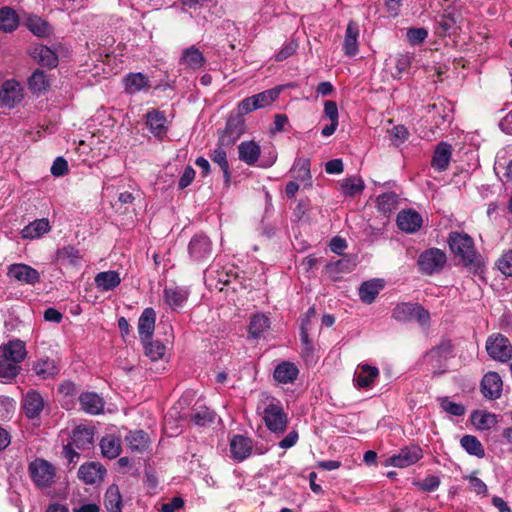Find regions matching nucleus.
I'll return each mask as SVG.
<instances>
[{"instance_id": "f257e3e1", "label": "nucleus", "mask_w": 512, "mask_h": 512, "mask_svg": "<svg viewBox=\"0 0 512 512\" xmlns=\"http://www.w3.org/2000/svg\"><path fill=\"white\" fill-rule=\"evenodd\" d=\"M450 250L460 259L461 264L473 274L482 272L485 261L476 250L474 239L462 232L451 231L447 238Z\"/></svg>"}, {"instance_id": "f03ea898", "label": "nucleus", "mask_w": 512, "mask_h": 512, "mask_svg": "<svg viewBox=\"0 0 512 512\" xmlns=\"http://www.w3.org/2000/svg\"><path fill=\"white\" fill-rule=\"evenodd\" d=\"M263 420L267 429L273 433L282 434L286 431L288 417L281 402L271 397V401L263 411Z\"/></svg>"}, {"instance_id": "7ed1b4c3", "label": "nucleus", "mask_w": 512, "mask_h": 512, "mask_svg": "<svg viewBox=\"0 0 512 512\" xmlns=\"http://www.w3.org/2000/svg\"><path fill=\"white\" fill-rule=\"evenodd\" d=\"M392 318L402 323L415 320L422 326L428 325L430 322L428 310L419 303H398L392 310Z\"/></svg>"}, {"instance_id": "20e7f679", "label": "nucleus", "mask_w": 512, "mask_h": 512, "mask_svg": "<svg viewBox=\"0 0 512 512\" xmlns=\"http://www.w3.org/2000/svg\"><path fill=\"white\" fill-rule=\"evenodd\" d=\"M28 472L33 483L40 489L49 488L55 482L56 469L45 459L36 458L30 462Z\"/></svg>"}, {"instance_id": "39448f33", "label": "nucleus", "mask_w": 512, "mask_h": 512, "mask_svg": "<svg viewBox=\"0 0 512 512\" xmlns=\"http://www.w3.org/2000/svg\"><path fill=\"white\" fill-rule=\"evenodd\" d=\"M447 263V256L439 248H429L420 253L417 265L423 275L431 276L440 273Z\"/></svg>"}, {"instance_id": "423d86ee", "label": "nucleus", "mask_w": 512, "mask_h": 512, "mask_svg": "<svg viewBox=\"0 0 512 512\" xmlns=\"http://www.w3.org/2000/svg\"><path fill=\"white\" fill-rule=\"evenodd\" d=\"M487 354L495 361L507 363L512 359V344L501 333L490 335L485 344Z\"/></svg>"}, {"instance_id": "0eeeda50", "label": "nucleus", "mask_w": 512, "mask_h": 512, "mask_svg": "<svg viewBox=\"0 0 512 512\" xmlns=\"http://www.w3.org/2000/svg\"><path fill=\"white\" fill-rule=\"evenodd\" d=\"M188 254L190 259L203 264L213 258V247L210 238L203 234H195L188 244Z\"/></svg>"}, {"instance_id": "6e6552de", "label": "nucleus", "mask_w": 512, "mask_h": 512, "mask_svg": "<svg viewBox=\"0 0 512 512\" xmlns=\"http://www.w3.org/2000/svg\"><path fill=\"white\" fill-rule=\"evenodd\" d=\"M461 19V14L456 8L449 7L445 9L435 17V33L440 37L456 34L460 29Z\"/></svg>"}, {"instance_id": "1a4fd4ad", "label": "nucleus", "mask_w": 512, "mask_h": 512, "mask_svg": "<svg viewBox=\"0 0 512 512\" xmlns=\"http://www.w3.org/2000/svg\"><path fill=\"white\" fill-rule=\"evenodd\" d=\"M245 130V119L241 115L237 114L230 116L226 122L225 129L222 131L219 137L220 145L231 147L245 132Z\"/></svg>"}, {"instance_id": "9d476101", "label": "nucleus", "mask_w": 512, "mask_h": 512, "mask_svg": "<svg viewBox=\"0 0 512 512\" xmlns=\"http://www.w3.org/2000/svg\"><path fill=\"white\" fill-rule=\"evenodd\" d=\"M145 124L155 138L162 140L168 132L167 118L164 111L159 109L148 110L145 114Z\"/></svg>"}, {"instance_id": "9b49d317", "label": "nucleus", "mask_w": 512, "mask_h": 512, "mask_svg": "<svg viewBox=\"0 0 512 512\" xmlns=\"http://www.w3.org/2000/svg\"><path fill=\"white\" fill-rule=\"evenodd\" d=\"M423 457V451L418 445H410L400 449L398 454L392 455L388 462L398 468L409 467Z\"/></svg>"}, {"instance_id": "f8f14e48", "label": "nucleus", "mask_w": 512, "mask_h": 512, "mask_svg": "<svg viewBox=\"0 0 512 512\" xmlns=\"http://www.w3.org/2000/svg\"><path fill=\"white\" fill-rule=\"evenodd\" d=\"M23 89L15 80H8L0 89V106L13 108L23 99Z\"/></svg>"}, {"instance_id": "ddd939ff", "label": "nucleus", "mask_w": 512, "mask_h": 512, "mask_svg": "<svg viewBox=\"0 0 512 512\" xmlns=\"http://www.w3.org/2000/svg\"><path fill=\"white\" fill-rule=\"evenodd\" d=\"M503 382L497 372H487L480 383V391L484 398L488 400L499 399L502 395Z\"/></svg>"}, {"instance_id": "4468645a", "label": "nucleus", "mask_w": 512, "mask_h": 512, "mask_svg": "<svg viewBox=\"0 0 512 512\" xmlns=\"http://www.w3.org/2000/svg\"><path fill=\"white\" fill-rule=\"evenodd\" d=\"M32 369L42 380H49L59 375L61 366L59 360L43 356L33 362Z\"/></svg>"}, {"instance_id": "2eb2a0df", "label": "nucleus", "mask_w": 512, "mask_h": 512, "mask_svg": "<svg viewBox=\"0 0 512 512\" xmlns=\"http://www.w3.org/2000/svg\"><path fill=\"white\" fill-rule=\"evenodd\" d=\"M8 276L28 285L40 282V273L30 265L23 263L12 264L9 267Z\"/></svg>"}, {"instance_id": "dca6fc26", "label": "nucleus", "mask_w": 512, "mask_h": 512, "mask_svg": "<svg viewBox=\"0 0 512 512\" xmlns=\"http://www.w3.org/2000/svg\"><path fill=\"white\" fill-rule=\"evenodd\" d=\"M357 266V258L354 255H343L337 261H329L325 265V272L334 281L338 280L340 274L352 272Z\"/></svg>"}, {"instance_id": "f3484780", "label": "nucleus", "mask_w": 512, "mask_h": 512, "mask_svg": "<svg viewBox=\"0 0 512 512\" xmlns=\"http://www.w3.org/2000/svg\"><path fill=\"white\" fill-rule=\"evenodd\" d=\"M80 409L86 414L99 415L104 412L105 401L102 396L96 392H82L78 396Z\"/></svg>"}, {"instance_id": "a211bd4d", "label": "nucleus", "mask_w": 512, "mask_h": 512, "mask_svg": "<svg viewBox=\"0 0 512 512\" xmlns=\"http://www.w3.org/2000/svg\"><path fill=\"white\" fill-rule=\"evenodd\" d=\"M452 157V145L448 142H439L433 152L431 159V167L438 171L444 172L448 169Z\"/></svg>"}, {"instance_id": "6ab92c4d", "label": "nucleus", "mask_w": 512, "mask_h": 512, "mask_svg": "<svg viewBox=\"0 0 512 512\" xmlns=\"http://www.w3.org/2000/svg\"><path fill=\"white\" fill-rule=\"evenodd\" d=\"M156 323V312L148 307L143 310L138 320V334L141 342L152 339Z\"/></svg>"}, {"instance_id": "aec40b11", "label": "nucleus", "mask_w": 512, "mask_h": 512, "mask_svg": "<svg viewBox=\"0 0 512 512\" xmlns=\"http://www.w3.org/2000/svg\"><path fill=\"white\" fill-rule=\"evenodd\" d=\"M43 408L44 399L39 392L30 390L23 397V411L28 419L39 417Z\"/></svg>"}, {"instance_id": "412c9836", "label": "nucleus", "mask_w": 512, "mask_h": 512, "mask_svg": "<svg viewBox=\"0 0 512 512\" xmlns=\"http://www.w3.org/2000/svg\"><path fill=\"white\" fill-rule=\"evenodd\" d=\"M422 223V216L415 210H403L397 216L398 228L406 233L417 232Z\"/></svg>"}, {"instance_id": "4be33fe9", "label": "nucleus", "mask_w": 512, "mask_h": 512, "mask_svg": "<svg viewBox=\"0 0 512 512\" xmlns=\"http://www.w3.org/2000/svg\"><path fill=\"white\" fill-rule=\"evenodd\" d=\"M106 469L99 463L90 462L80 466L78 477L85 484H95L103 480Z\"/></svg>"}, {"instance_id": "5701e85b", "label": "nucleus", "mask_w": 512, "mask_h": 512, "mask_svg": "<svg viewBox=\"0 0 512 512\" xmlns=\"http://www.w3.org/2000/svg\"><path fill=\"white\" fill-rule=\"evenodd\" d=\"M253 441L243 435H234L230 441V451L234 459L243 461L251 455Z\"/></svg>"}, {"instance_id": "b1692460", "label": "nucleus", "mask_w": 512, "mask_h": 512, "mask_svg": "<svg viewBox=\"0 0 512 512\" xmlns=\"http://www.w3.org/2000/svg\"><path fill=\"white\" fill-rule=\"evenodd\" d=\"M57 391L61 395V406L66 410L73 409L75 407V400L79 396V386L70 380H63L59 384Z\"/></svg>"}, {"instance_id": "393cba45", "label": "nucleus", "mask_w": 512, "mask_h": 512, "mask_svg": "<svg viewBox=\"0 0 512 512\" xmlns=\"http://www.w3.org/2000/svg\"><path fill=\"white\" fill-rule=\"evenodd\" d=\"M180 64L191 70H200L206 64L203 53L194 45L183 50L180 57Z\"/></svg>"}, {"instance_id": "a878e982", "label": "nucleus", "mask_w": 512, "mask_h": 512, "mask_svg": "<svg viewBox=\"0 0 512 512\" xmlns=\"http://www.w3.org/2000/svg\"><path fill=\"white\" fill-rule=\"evenodd\" d=\"M358 37L359 25L356 21L350 20L346 27L343 43V51L346 56L354 57L358 53Z\"/></svg>"}, {"instance_id": "bb28decb", "label": "nucleus", "mask_w": 512, "mask_h": 512, "mask_svg": "<svg viewBox=\"0 0 512 512\" xmlns=\"http://www.w3.org/2000/svg\"><path fill=\"white\" fill-rule=\"evenodd\" d=\"M299 375L298 367L290 361H282L279 363L273 373L275 381L280 384H291Z\"/></svg>"}, {"instance_id": "cd10ccee", "label": "nucleus", "mask_w": 512, "mask_h": 512, "mask_svg": "<svg viewBox=\"0 0 512 512\" xmlns=\"http://www.w3.org/2000/svg\"><path fill=\"white\" fill-rule=\"evenodd\" d=\"M94 432L90 428L82 425L75 427L72 430L69 444H72L76 449L85 450L93 445Z\"/></svg>"}, {"instance_id": "c85d7f7f", "label": "nucleus", "mask_w": 512, "mask_h": 512, "mask_svg": "<svg viewBox=\"0 0 512 512\" xmlns=\"http://www.w3.org/2000/svg\"><path fill=\"white\" fill-rule=\"evenodd\" d=\"M123 82L125 91L131 95L143 90H148L151 87L149 78L140 72L127 74L124 77Z\"/></svg>"}, {"instance_id": "c756f323", "label": "nucleus", "mask_w": 512, "mask_h": 512, "mask_svg": "<svg viewBox=\"0 0 512 512\" xmlns=\"http://www.w3.org/2000/svg\"><path fill=\"white\" fill-rule=\"evenodd\" d=\"M225 145H220L218 142L215 149L211 150L209 157L214 164H217L223 172L224 185L229 187L231 182V171L227 159V153L223 149Z\"/></svg>"}, {"instance_id": "7c9ffc66", "label": "nucleus", "mask_w": 512, "mask_h": 512, "mask_svg": "<svg viewBox=\"0 0 512 512\" xmlns=\"http://www.w3.org/2000/svg\"><path fill=\"white\" fill-rule=\"evenodd\" d=\"M384 288V282L381 279H372L363 282L359 288V297L365 304H371L375 301L380 291Z\"/></svg>"}, {"instance_id": "2f4dec72", "label": "nucleus", "mask_w": 512, "mask_h": 512, "mask_svg": "<svg viewBox=\"0 0 512 512\" xmlns=\"http://www.w3.org/2000/svg\"><path fill=\"white\" fill-rule=\"evenodd\" d=\"M27 351L25 348V344L20 341H10L8 344L0 347V357H6L10 359V361L17 363H21L26 357Z\"/></svg>"}, {"instance_id": "473e14b6", "label": "nucleus", "mask_w": 512, "mask_h": 512, "mask_svg": "<svg viewBox=\"0 0 512 512\" xmlns=\"http://www.w3.org/2000/svg\"><path fill=\"white\" fill-rule=\"evenodd\" d=\"M239 159L249 166H253L259 159L261 148L255 141H243L238 146Z\"/></svg>"}, {"instance_id": "72a5a7b5", "label": "nucleus", "mask_w": 512, "mask_h": 512, "mask_svg": "<svg viewBox=\"0 0 512 512\" xmlns=\"http://www.w3.org/2000/svg\"><path fill=\"white\" fill-rule=\"evenodd\" d=\"M125 442L132 452L142 453L148 449L150 438L145 431L135 430L128 432L125 436Z\"/></svg>"}, {"instance_id": "f704fd0d", "label": "nucleus", "mask_w": 512, "mask_h": 512, "mask_svg": "<svg viewBox=\"0 0 512 512\" xmlns=\"http://www.w3.org/2000/svg\"><path fill=\"white\" fill-rule=\"evenodd\" d=\"M94 282L98 289L107 292L118 287L121 283V278L119 272L109 270L96 274Z\"/></svg>"}, {"instance_id": "c9c22d12", "label": "nucleus", "mask_w": 512, "mask_h": 512, "mask_svg": "<svg viewBox=\"0 0 512 512\" xmlns=\"http://www.w3.org/2000/svg\"><path fill=\"white\" fill-rule=\"evenodd\" d=\"M379 376V370L368 364L361 365L354 375L355 385L359 388H369Z\"/></svg>"}, {"instance_id": "e433bc0d", "label": "nucleus", "mask_w": 512, "mask_h": 512, "mask_svg": "<svg viewBox=\"0 0 512 512\" xmlns=\"http://www.w3.org/2000/svg\"><path fill=\"white\" fill-rule=\"evenodd\" d=\"M204 277L207 281H210V286L215 282V288L221 291L223 286L230 284L232 275L218 266H209L205 270Z\"/></svg>"}, {"instance_id": "4c0bfd02", "label": "nucleus", "mask_w": 512, "mask_h": 512, "mask_svg": "<svg viewBox=\"0 0 512 512\" xmlns=\"http://www.w3.org/2000/svg\"><path fill=\"white\" fill-rule=\"evenodd\" d=\"M50 229L49 220L47 218H41L26 225L22 229L21 235L24 239H36L49 232Z\"/></svg>"}, {"instance_id": "58836bf2", "label": "nucleus", "mask_w": 512, "mask_h": 512, "mask_svg": "<svg viewBox=\"0 0 512 512\" xmlns=\"http://www.w3.org/2000/svg\"><path fill=\"white\" fill-rule=\"evenodd\" d=\"M122 496L119 486L111 484L104 495V507L107 512H122Z\"/></svg>"}, {"instance_id": "ea45409f", "label": "nucleus", "mask_w": 512, "mask_h": 512, "mask_svg": "<svg viewBox=\"0 0 512 512\" xmlns=\"http://www.w3.org/2000/svg\"><path fill=\"white\" fill-rule=\"evenodd\" d=\"M19 26L17 12L8 6L0 8V30L4 33H12Z\"/></svg>"}, {"instance_id": "a19ab883", "label": "nucleus", "mask_w": 512, "mask_h": 512, "mask_svg": "<svg viewBox=\"0 0 512 512\" xmlns=\"http://www.w3.org/2000/svg\"><path fill=\"white\" fill-rule=\"evenodd\" d=\"M294 178L305 186L312 185L309 158H296L293 164Z\"/></svg>"}, {"instance_id": "79ce46f5", "label": "nucleus", "mask_w": 512, "mask_h": 512, "mask_svg": "<svg viewBox=\"0 0 512 512\" xmlns=\"http://www.w3.org/2000/svg\"><path fill=\"white\" fill-rule=\"evenodd\" d=\"M454 344L450 339H442L441 342L430 349L428 356L438 363L446 361L454 356Z\"/></svg>"}, {"instance_id": "37998d69", "label": "nucleus", "mask_w": 512, "mask_h": 512, "mask_svg": "<svg viewBox=\"0 0 512 512\" xmlns=\"http://www.w3.org/2000/svg\"><path fill=\"white\" fill-rule=\"evenodd\" d=\"M471 421L478 430L491 429L498 422L495 414L481 410H475L472 412Z\"/></svg>"}, {"instance_id": "c03bdc74", "label": "nucleus", "mask_w": 512, "mask_h": 512, "mask_svg": "<svg viewBox=\"0 0 512 512\" xmlns=\"http://www.w3.org/2000/svg\"><path fill=\"white\" fill-rule=\"evenodd\" d=\"M364 188V181L360 177L350 176L340 181L341 193L346 197H354Z\"/></svg>"}, {"instance_id": "a18cd8bd", "label": "nucleus", "mask_w": 512, "mask_h": 512, "mask_svg": "<svg viewBox=\"0 0 512 512\" xmlns=\"http://www.w3.org/2000/svg\"><path fill=\"white\" fill-rule=\"evenodd\" d=\"M188 293L179 287H169L164 289V299L173 309L182 307L186 302Z\"/></svg>"}, {"instance_id": "49530a36", "label": "nucleus", "mask_w": 512, "mask_h": 512, "mask_svg": "<svg viewBox=\"0 0 512 512\" xmlns=\"http://www.w3.org/2000/svg\"><path fill=\"white\" fill-rule=\"evenodd\" d=\"M460 444L462 448L470 455L476 456L478 458H483L485 456L484 447L476 436L464 435L460 439Z\"/></svg>"}, {"instance_id": "de8ad7c7", "label": "nucleus", "mask_w": 512, "mask_h": 512, "mask_svg": "<svg viewBox=\"0 0 512 512\" xmlns=\"http://www.w3.org/2000/svg\"><path fill=\"white\" fill-rule=\"evenodd\" d=\"M270 327V320L262 314L254 315L249 324V336L251 338H260L263 333Z\"/></svg>"}, {"instance_id": "09e8293b", "label": "nucleus", "mask_w": 512, "mask_h": 512, "mask_svg": "<svg viewBox=\"0 0 512 512\" xmlns=\"http://www.w3.org/2000/svg\"><path fill=\"white\" fill-rule=\"evenodd\" d=\"M414 60V54L410 52L398 53L395 56V73L393 78L400 79L404 73H408Z\"/></svg>"}, {"instance_id": "8fccbe9b", "label": "nucleus", "mask_w": 512, "mask_h": 512, "mask_svg": "<svg viewBox=\"0 0 512 512\" xmlns=\"http://www.w3.org/2000/svg\"><path fill=\"white\" fill-rule=\"evenodd\" d=\"M28 85L29 89L36 93L46 91L50 86L46 73L40 69L32 73L28 79Z\"/></svg>"}, {"instance_id": "3c124183", "label": "nucleus", "mask_w": 512, "mask_h": 512, "mask_svg": "<svg viewBox=\"0 0 512 512\" xmlns=\"http://www.w3.org/2000/svg\"><path fill=\"white\" fill-rule=\"evenodd\" d=\"M34 54L41 66L54 68L58 64L57 54L47 46L36 48Z\"/></svg>"}, {"instance_id": "603ef678", "label": "nucleus", "mask_w": 512, "mask_h": 512, "mask_svg": "<svg viewBox=\"0 0 512 512\" xmlns=\"http://www.w3.org/2000/svg\"><path fill=\"white\" fill-rule=\"evenodd\" d=\"M100 446L103 456L109 459L118 457L121 452L120 441L118 438L113 436L102 438Z\"/></svg>"}, {"instance_id": "864d4df0", "label": "nucleus", "mask_w": 512, "mask_h": 512, "mask_svg": "<svg viewBox=\"0 0 512 512\" xmlns=\"http://www.w3.org/2000/svg\"><path fill=\"white\" fill-rule=\"evenodd\" d=\"M281 87H275L253 95L258 108H265L275 102L281 93Z\"/></svg>"}, {"instance_id": "5fc2aeb1", "label": "nucleus", "mask_w": 512, "mask_h": 512, "mask_svg": "<svg viewBox=\"0 0 512 512\" xmlns=\"http://www.w3.org/2000/svg\"><path fill=\"white\" fill-rule=\"evenodd\" d=\"M190 419L198 426H206L215 419V413L205 406L193 409Z\"/></svg>"}, {"instance_id": "6e6d98bb", "label": "nucleus", "mask_w": 512, "mask_h": 512, "mask_svg": "<svg viewBox=\"0 0 512 512\" xmlns=\"http://www.w3.org/2000/svg\"><path fill=\"white\" fill-rule=\"evenodd\" d=\"M141 343L144 346L145 355L148 356L152 361H157L163 358L166 347L162 342L159 340L151 341L150 339L147 340V342Z\"/></svg>"}, {"instance_id": "4d7b16f0", "label": "nucleus", "mask_w": 512, "mask_h": 512, "mask_svg": "<svg viewBox=\"0 0 512 512\" xmlns=\"http://www.w3.org/2000/svg\"><path fill=\"white\" fill-rule=\"evenodd\" d=\"M27 27L34 35L39 37H44L50 33L49 24L37 16L27 19Z\"/></svg>"}, {"instance_id": "13d9d810", "label": "nucleus", "mask_w": 512, "mask_h": 512, "mask_svg": "<svg viewBox=\"0 0 512 512\" xmlns=\"http://www.w3.org/2000/svg\"><path fill=\"white\" fill-rule=\"evenodd\" d=\"M20 371V366L17 363L10 361L9 358L0 357V378L13 379Z\"/></svg>"}, {"instance_id": "bf43d9fd", "label": "nucleus", "mask_w": 512, "mask_h": 512, "mask_svg": "<svg viewBox=\"0 0 512 512\" xmlns=\"http://www.w3.org/2000/svg\"><path fill=\"white\" fill-rule=\"evenodd\" d=\"M377 204L383 212H391L396 209L398 204V196L394 192L383 193L378 196Z\"/></svg>"}, {"instance_id": "052dcab7", "label": "nucleus", "mask_w": 512, "mask_h": 512, "mask_svg": "<svg viewBox=\"0 0 512 512\" xmlns=\"http://www.w3.org/2000/svg\"><path fill=\"white\" fill-rule=\"evenodd\" d=\"M498 270L506 277H512V249L504 251L496 261Z\"/></svg>"}, {"instance_id": "680f3d73", "label": "nucleus", "mask_w": 512, "mask_h": 512, "mask_svg": "<svg viewBox=\"0 0 512 512\" xmlns=\"http://www.w3.org/2000/svg\"><path fill=\"white\" fill-rule=\"evenodd\" d=\"M441 408L448 414L453 416H463L465 414V407L462 404L450 401L448 397L439 399Z\"/></svg>"}, {"instance_id": "e2e57ef3", "label": "nucleus", "mask_w": 512, "mask_h": 512, "mask_svg": "<svg viewBox=\"0 0 512 512\" xmlns=\"http://www.w3.org/2000/svg\"><path fill=\"white\" fill-rule=\"evenodd\" d=\"M300 341L303 345V352L309 356L313 353L314 346L308 335V320L302 321L300 326Z\"/></svg>"}, {"instance_id": "0e129e2a", "label": "nucleus", "mask_w": 512, "mask_h": 512, "mask_svg": "<svg viewBox=\"0 0 512 512\" xmlns=\"http://www.w3.org/2000/svg\"><path fill=\"white\" fill-rule=\"evenodd\" d=\"M428 31L425 28H410L407 31V39L412 45H418L425 41Z\"/></svg>"}, {"instance_id": "69168bd1", "label": "nucleus", "mask_w": 512, "mask_h": 512, "mask_svg": "<svg viewBox=\"0 0 512 512\" xmlns=\"http://www.w3.org/2000/svg\"><path fill=\"white\" fill-rule=\"evenodd\" d=\"M51 174L55 177H61L66 175L69 172L68 162L63 157H57L52 166H51Z\"/></svg>"}, {"instance_id": "338daca9", "label": "nucleus", "mask_w": 512, "mask_h": 512, "mask_svg": "<svg viewBox=\"0 0 512 512\" xmlns=\"http://www.w3.org/2000/svg\"><path fill=\"white\" fill-rule=\"evenodd\" d=\"M257 109H259V108L256 104V101H255L253 95L244 98L238 104V114L241 115L242 117L245 114L255 111Z\"/></svg>"}, {"instance_id": "774afa93", "label": "nucleus", "mask_w": 512, "mask_h": 512, "mask_svg": "<svg viewBox=\"0 0 512 512\" xmlns=\"http://www.w3.org/2000/svg\"><path fill=\"white\" fill-rule=\"evenodd\" d=\"M440 478L435 475L427 476L422 482L418 483L419 488L424 492H433L438 489Z\"/></svg>"}]
</instances>
